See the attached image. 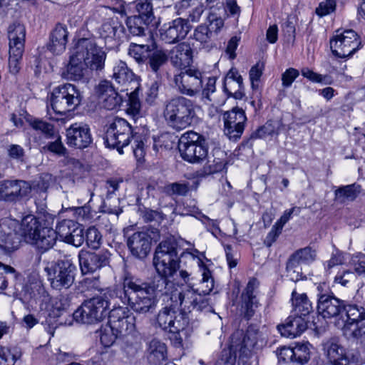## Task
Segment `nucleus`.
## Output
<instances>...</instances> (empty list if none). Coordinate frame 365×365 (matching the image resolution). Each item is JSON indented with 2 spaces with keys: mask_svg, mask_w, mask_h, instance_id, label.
<instances>
[{
  "mask_svg": "<svg viewBox=\"0 0 365 365\" xmlns=\"http://www.w3.org/2000/svg\"><path fill=\"white\" fill-rule=\"evenodd\" d=\"M264 69V63L262 61H258L250 70L249 76L252 89H257L259 86V81L262 76Z\"/></svg>",
  "mask_w": 365,
  "mask_h": 365,
  "instance_id": "nucleus-59",
  "label": "nucleus"
},
{
  "mask_svg": "<svg viewBox=\"0 0 365 365\" xmlns=\"http://www.w3.org/2000/svg\"><path fill=\"white\" fill-rule=\"evenodd\" d=\"M294 364L303 365L309 359V349L307 344H297L293 348Z\"/></svg>",
  "mask_w": 365,
  "mask_h": 365,
  "instance_id": "nucleus-54",
  "label": "nucleus"
},
{
  "mask_svg": "<svg viewBox=\"0 0 365 365\" xmlns=\"http://www.w3.org/2000/svg\"><path fill=\"white\" fill-rule=\"evenodd\" d=\"M120 335L110 325L103 327L100 331V340L101 344L106 347L113 344L118 336Z\"/></svg>",
  "mask_w": 365,
  "mask_h": 365,
  "instance_id": "nucleus-55",
  "label": "nucleus"
},
{
  "mask_svg": "<svg viewBox=\"0 0 365 365\" xmlns=\"http://www.w3.org/2000/svg\"><path fill=\"white\" fill-rule=\"evenodd\" d=\"M86 68L91 71H101L104 68L106 53L91 38H80L74 48Z\"/></svg>",
  "mask_w": 365,
  "mask_h": 365,
  "instance_id": "nucleus-10",
  "label": "nucleus"
},
{
  "mask_svg": "<svg viewBox=\"0 0 365 365\" xmlns=\"http://www.w3.org/2000/svg\"><path fill=\"white\" fill-rule=\"evenodd\" d=\"M365 309L356 304L344 303L342 317L337 322V327L341 329L346 337L352 336L360 341H365V331L359 326L364 325Z\"/></svg>",
  "mask_w": 365,
  "mask_h": 365,
  "instance_id": "nucleus-8",
  "label": "nucleus"
},
{
  "mask_svg": "<svg viewBox=\"0 0 365 365\" xmlns=\"http://www.w3.org/2000/svg\"><path fill=\"white\" fill-rule=\"evenodd\" d=\"M193 36L196 41L203 43H207L214 36L207 26L201 24L195 29Z\"/></svg>",
  "mask_w": 365,
  "mask_h": 365,
  "instance_id": "nucleus-63",
  "label": "nucleus"
},
{
  "mask_svg": "<svg viewBox=\"0 0 365 365\" xmlns=\"http://www.w3.org/2000/svg\"><path fill=\"white\" fill-rule=\"evenodd\" d=\"M108 323L117 333L129 334L135 330V317L130 313L128 307H118L109 312Z\"/></svg>",
  "mask_w": 365,
  "mask_h": 365,
  "instance_id": "nucleus-18",
  "label": "nucleus"
},
{
  "mask_svg": "<svg viewBox=\"0 0 365 365\" xmlns=\"http://www.w3.org/2000/svg\"><path fill=\"white\" fill-rule=\"evenodd\" d=\"M150 23L136 15L128 17L125 21L128 31L136 36H145L147 26Z\"/></svg>",
  "mask_w": 365,
  "mask_h": 365,
  "instance_id": "nucleus-43",
  "label": "nucleus"
},
{
  "mask_svg": "<svg viewBox=\"0 0 365 365\" xmlns=\"http://www.w3.org/2000/svg\"><path fill=\"white\" fill-rule=\"evenodd\" d=\"M87 245L93 250L98 249L102 244V235L97 228L90 227L86 232Z\"/></svg>",
  "mask_w": 365,
  "mask_h": 365,
  "instance_id": "nucleus-53",
  "label": "nucleus"
},
{
  "mask_svg": "<svg viewBox=\"0 0 365 365\" xmlns=\"http://www.w3.org/2000/svg\"><path fill=\"white\" fill-rule=\"evenodd\" d=\"M92 143L91 130L88 125L76 123L66 129V143L70 147L83 149Z\"/></svg>",
  "mask_w": 365,
  "mask_h": 365,
  "instance_id": "nucleus-24",
  "label": "nucleus"
},
{
  "mask_svg": "<svg viewBox=\"0 0 365 365\" xmlns=\"http://www.w3.org/2000/svg\"><path fill=\"white\" fill-rule=\"evenodd\" d=\"M110 254L107 251L91 252L81 250L78 254L79 264L83 274L93 273L109 263Z\"/></svg>",
  "mask_w": 365,
  "mask_h": 365,
  "instance_id": "nucleus-22",
  "label": "nucleus"
},
{
  "mask_svg": "<svg viewBox=\"0 0 365 365\" xmlns=\"http://www.w3.org/2000/svg\"><path fill=\"white\" fill-rule=\"evenodd\" d=\"M188 190V185L185 183L173 182L168 184L163 187V192L170 196L185 195Z\"/></svg>",
  "mask_w": 365,
  "mask_h": 365,
  "instance_id": "nucleus-60",
  "label": "nucleus"
},
{
  "mask_svg": "<svg viewBox=\"0 0 365 365\" xmlns=\"http://www.w3.org/2000/svg\"><path fill=\"white\" fill-rule=\"evenodd\" d=\"M172 64L181 70L190 68L192 62V50L190 44L183 42L173 47L170 53Z\"/></svg>",
  "mask_w": 365,
  "mask_h": 365,
  "instance_id": "nucleus-30",
  "label": "nucleus"
},
{
  "mask_svg": "<svg viewBox=\"0 0 365 365\" xmlns=\"http://www.w3.org/2000/svg\"><path fill=\"white\" fill-rule=\"evenodd\" d=\"M177 13L178 15H183L187 9H189L187 13L188 14L187 24L189 21L197 22L203 11V6L200 3L198 0H180V2L176 5Z\"/></svg>",
  "mask_w": 365,
  "mask_h": 365,
  "instance_id": "nucleus-33",
  "label": "nucleus"
},
{
  "mask_svg": "<svg viewBox=\"0 0 365 365\" xmlns=\"http://www.w3.org/2000/svg\"><path fill=\"white\" fill-rule=\"evenodd\" d=\"M323 351L329 365H351L359 363L361 359L358 350L345 349L336 339L324 342Z\"/></svg>",
  "mask_w": 365,
  "mask_h": 365,
  "instance_id": "nucleus-11",
  "label": "nucleus"
},
{
  "mask_svg": "<svg viewBox=\"0 0 365 365\" xmlns=\"http://www.w3.org/2000/svg\"><path fill=\"white\" fill-rule=\"evenodd\" d=\"M55 231L61 241L75 247H80L85 240L83 227L71 220H63L58 222Z\"/></svg>",
  "mask_w": 365,
  "mask_h": 365,
  "instance_id": "nucleus-16",
  "label": "nucleus"
},
{
  "mask_svg": "<svg viewBox=\"0 0 365 365\" xmlns=\"http://www.w3.org/2000/svg\"><path fill=\"white\" fill-rule=\"evenodd\" d=\"M44 270L53 289H68L74 282L75 267L68 261L51 263L45 267Z\"/></svg>",
  "mask_w": 365,
  "mask_h": 365,
  "instance_id": "nucleus-12",
  "label": "nucleus"
},
{
  "mask_svg": "<svg viewBox=\"0 0 365 365\" xmlns=\"http://www.w3.org/2000/svg\"><path fill=\"white\" fill-rule=\"evenodd\" d=\"M31 127L36 130H40L43 133L47 138H52L55 136L56 131L54 129V126L46 121L36 119L30 123Z\"/></svg>",
  "mask_w": 365,
  "mask_h": 365,
  "instance_id": "nucleus-58",
  "label": "nucleus"
},
{
  "mask_svg": "<svg viewBox=\"0 0 365 365\" xmlns=\"http://www.w3.org/2000/svg\"><path fill=\"white\" fill-rule=\"evenodd\" d=\"M237 352H238L237 350L232 349L230 342L228 348L222 351L220 358L217 361L215 365H235Z\"/></svg>",
  "mask_w": 365,
  "mask_h": 365,
  "instance_id": "nucleus-57",
  "label": "nucleus"
},
{
  "mask_svg": "<svg viewBox=\"0 0 365 365\" xmlns=\"http://www.w3.org/2000/svg\"><path fill=\"white\" fill-rule=\"evenodd\" d=\"M203 79L202 73L199 69L190 67L175 75L174 83L181 94L192 97L201 91Z\"/></svg>",
  "mask_w": 365,
  "mask_h": 365,
  "instance_id": "nucleus-13",
  "label": "nucleus"
},
{
  "mask_svg": "<svg viewBox=\"0 0 365 365\" xmlns=\"http://www.w3.org/2000/svg\"><path fill=\"white\" fill-rule=\"evenodd\" d=\"M112 77L118 83L123 85L133 80V73L124 61L119 60L115 63Z\"/></svg>",
  "mask_w": 365,
  "mask_h": 365,
  "instance_id": "nucleus-41",
  "label": "nucleus"
},
{
  "mask_svg": "<svg viewBox=\"0 0 365 365\" xmlns=\"http://www.w3.org/2000/svg\"><path fill=\"white\" fill-rule=\"evenodd\" d=\"M238 80H230L225 78L223 83L224 91L229 96H233L236 99H241L244 96L243 79L242 77H237Z\"/></svg>",
  "mask_w": 365,
  "mask_h": 365,
  "instance_id": "nucleus-45",
  "label": "nucleus"
},
{
  "mask_svg": "<svg viewBox=\"0 0 365 365\" xmlns=\"http://www.w3.org/2000/svg\"><path fill=\"white\" fill-rule=\"evenodd\" d=\"M156 322L165 331L184 330L187 324L184 314L170 307H165L159 311Z\"/></svg>",
  "mask_w": 365,
  "mask_h": 365,
  "instance_id": "nucleus-21",
  "label": "nucleus"
},
{
  "mask_svg": "<svg viewBox=\"0 0 365 365\" xmlns=\"http://www.w3.org/2000/svg\"><path fill=\"white\" fill-rule=\"evenodd\" d=\"M307 328V320L304 317L297 315L289 317L284 324L277 326V329L282 336L292 339L299 336Z\"/></svg>",
  "mask_w": 365,
  "mask_h": 365,
  "instance_id": "nucleus-31",
  "label": "nucleus"
},
{
  "mask_svg": "<svg viewBox=\"0 0 365 365\" xmlns=\"http://www.w3.org/2000/svg\"><path fill=\"white\" fill-rule=\"evenodd\" d=\"M168 60V55L165 51L163 49L151 48L145 64L149 66L152 71L157 73L160 68L163 66Z\"/></svg>",
  "mask_w": 365,
  "mask_h": 365,
  "instance_id": "nucleus-39",
  "label": "nucleus"
},
{
  "mask_svg": "<svg viewBox=\"0 0 365 365\" xmlns=\"http://www.w3.org/2000/svg\"><path fill=\"white\" fill-rule=\"evenodd\" d=\"M68 31L65 25L58 24L52 30L46 47L52 53L59 55L66 51Z\"/></svg>",
  "mask_w": 365,
  "mask_h": 365,
  "instance_id": "nucleus-29",
  "label": "nucleus"
},
{
  "mask_svg": "<svg viewBox=\"0 0 365 365\" xmlns=\"http://www.w3.org/2000/svg\"><path fill=\"white\" fill-rule=\"evenodd\" d=\"M55 137L56 140L53 142L48 143L43 148L58 155L64 156L67 153V150L61 141V138L58 134H55L53 138Z\"/></svg>",
  "mask_w": 365,
  "mask_h": 365,
  "instance_id": "nucleus-62",
  "label": "nucleus"
},
{
  "mask_svg": "<svg viewBox=\"0 0 365 365\" xmlns=\"http://www.w3.org/2000/svg\"><path fill=\"white\" fill-rule=\"evenodd\" d=\"M114 290H122L115 287L108 289L103 296H97L85 300L82 304L73 312V317L76 322L81 324H92L101 322L109 313L110 302L107 295L110 297L117 295Z\"/></svg>",
  "mask_w": 365,
  "mask_h": 365,
  "instance_id": "nucleus-4",
  "label": "nucleus"
},
{
  "mask_svg": "<svg viewBox=\"0 0 365 365\" xmlns=\"http://www.w3.org/2000/svg\"><path fill=\"white\" fill-rule=\"evenodd\" d=\"M19 223L11 219L0 221V248L5 252L17 250L21 242L20 234L17 232Z\"/></svg>",
  "mask_w": 365,
  "mask_h": 365,
  "instance_id": "nucleus-15",
  "label": "nucleus"
},
{
  "mask_svg": "<svg viewBox=\"0 0 365 365\" xmlns=\"http://www.w3.org/2000/svg\"><path fill=\"white\" fill-rule=\"evenodd\" d=\"M148 353L151 363L160 364L167 358V346L160 340L153 339L148 343Z\"/></svg>",
  "mask_w": 365,
  "mask_h": 365,
  "instance_id": "nucleus-38",
  "label": "nucleus"
},
{
  "mask_svg": "<svg viewBox=\"0 0 365 365\" xmlns=\"http://www.w3.org/2000/svg\"><path fill=\"white\" fill-rule=\"evenodd\" d=\"M225 128L224 133L231 140H238L245 129L247 120L245 111L240 108H233L231 110L224 113Z\"/></svg>",
  "mask_w": 365,
  "mask_h": 365,
  "instance_id": "nucleus-17",
  "label": "nucleus"
},
{
  "mask_svg": "<svg viewBox=\"0 0 365 365\" xmlns=\"http://www.w3.org/2000/svg\"><path fill=\"white\" fill-rule=\"evenodd\" d=\"M287 276L293 282H298L302 278L300 264L290 258L287 263Z\"/></svg>",
  "mask_w": 365,
  "mask_h": 365,
  "instance_id": "nucleus-61",
  "label": "nucleus"
},
{
  "mask_svg": "<svg viewBox=\"0 0 365 365\" xmlns=\"http://www.w3.org/2000/svg\"><path fill=\"white\" fill-rule=\"evenodd\" d=\"M97 93L103 106L108 110L115 109L122 103V98L108 81H103L99 83Z\"/></svg>",
  "mask_w": 365,
  "mask_h": 365,
  "instance_id": "nucleus-26",
  "label": "nucleus"
},
{
  "mask_svg": "<svg viewBox=\"0 0 365 365\" xmlns=\"http://www.w3.org/2000/svg\"><path fill=\"white\" fill-rule=\"evenodd\" d=\"M151 48L150 46L144 44L130 43L128 48V54L139 64L146 62L147 56Z\"/></svg>",
  "mask_w": 365,
  "mask_h": 365,
  "instance_id": "nucleus-47",
  "label": "nucleus"
},
{
  "mask_svg": "<svg viewBox=\"0 0 365 365\" xmlns=\"http://www.w3.org/2000/svg\"><path fill=\"white\" fill-rule=\"evenodd\" d=\"M213 160L209 161L210 171L212 173L222 171L227 165L226 153L220 149H217L213 152Z\"/></svg>",
  "mask_w": 365,
  "mask_h": 365,
  "instance_id": "nucleus-49",
  "label": "nucleus"
},
{
  "mask_svg": "<svg viewBox=\"0 0 365 365\" xmlns=\"http://www.w3.org/2000/svg\"><path fill=\"white\" fill-rule=\"evenodd\" d=\"M361 190V186L356 183L341 186L335 190V199L341 202L353 201L359 195Z\"/></svg>",
  "mask_w": 365,
  "mask_h": 365,
  "instance_id": "nucleus-42",
  "label": "nucleus"
},
{
  "mask_svg": "<svg viewBox=\"0 0 365 365\" xmlns=\"http://www.w3.org/2000/svg\"><path fill=\"white\" fill-rule=\"evenodd\" d=\"M205 143V140L198 133L194 131H187L183 133L179 139L178 148L191 145H197L198 144Z\"/></svg>",
  "mask_w": 365,
  "mask_h": 365,
  "instance_id": "nucleus-52",
  "label": "nucleus"
},
{
  "mask_svg": "<svg viewBox=\"0 0 365 365\" xmlns=\"http://www.w3.org/2000/svg\"><path fill=\"white\" fill-rule=\"evenodd\" d=\"M142 128H133L129 123L123 118H116L108 127L105 143L107 147L116 148L120 154L123 153V148L130 143V137L135 131H140Z\"/></svg>",
  "mask_w": 365,
  "mask_h": 365,
  "instance_id": "nucleus-9",
  "label": "nucleus"
},
{
  "mask_svg": "<svg viewBox=\"0 0 365 365\" xmlns=\"http://www.w3.org/2000/svg\"><path fill=\"white\" fill-rule=\"evenodd\" d=\"M163 115L170 127L182 130L190 126L196 116L195 105L185 97H175L165 103Z\"/></svg>",
  "mask_w": 365,
  "mask_h": 365,
  "instance_id": "nucleus-3",
  "label": "nucleus"
},
{
  "mask_svg": "<svg viewBox=\"0 0 365 365\" xmlns=\"http://www.w3.org/2000/svg\"><path fill=\"white\" fill-rule=\"evenodd\" d=\"M21 231L20 237L26 243L32 244L38 236L40 229L44 227L39 221L32 215L24 217L19 225Z\"/></svg>",
  "mask_w": 365,
  "mask_h": 365,
  "instance_id": "nucleus-32",
  "label": "nucleus"
},
{
  "mask_svg": "<svg viewBox=\"0 0 365 365\" xmlns=\"http://www.w3.org/2000/svg\"><path fill=\"white\" fill-rule=\"evenodd\" d=\"M83 96L80 90L71 83H64L55 88L51 93L52 110L65 115L74 110L81 103Z\"/></svg>",
  "mask_w": 365,
  "mask_h": 365,
  "instance_id": "nucleus-7",
  "label": "nucleus"
},
{
  "mask_svg": "<svg viewBox=\"0 0 365 365\" xmlns=\"http://www.w3.org/2000/svg\"><path fill=\"white\" fill-rule=\"evenodd\" d=\"M336 9V0H325L319 4L316 9V14L322 17L327 16Z\"/></svg>",
  "mask_w": 365,
  "mask_h": 365,
  "instance_id": "nucleus-64",
  "label": "nucleus"
},
{
  "mask_svg": "<svg viewBox=\"0 0 365 365\" xmlns=\"http://www.w3.org/2000/svg\"><path fill=\"white\" fill-rule=\"evenodd\" d=\"M202 279L197 287L195 288L193 278L185 270H180L179 275L184 284H181L180 290L171 294V300L177 302L182 312L190 313L192 310H210V301L207 297L214 288V279L210 271L202 266Z\"/></svg>",
  "mask_w": 365,
  "mask_h": 365,
  "instance_id": "nucleus-2",
  "label": "nucleus"
},
{
  "mask_svg": "<svg viewBox=\"0 0 365 365\" xmlns=\"http://www.w3.org/2000/svg\"><path fill=\"white\" fill-rule=\"evenodd\" d=\"M177 242L173 237L163 240L157 246L153 265L158 274L174 276L180 267V258L177 251Z\"/></svg>",
  "mask_w": 365,
  "mask_h": 365,
  "instance_id": "nucleus-6",
  "label": "nucleus"
},
{
  "mask_svg": "<svg viewBox=\"0 0 365 365\" xmlns=\"http://www.w3.org/2000/svg\"><path fill=\"white\" fill-rule=\"evenodd\" d=\"M257 287V279H252L248 282L241 294L240 312L247 319H250L254 315L255 309L257 307L256 297L254 295V291Z\"/></svg>",
  "mask_w": 365,
  "mask_h": 365,
  "instance_id": "nucleus-28",
  "label": "nucleus"
},
{
  "mask_svg": "<svg viewBox=\"0 0 365 365\" xmlns=\"http://www.w3.org/2000/svg\"><path fill=\"white\" fill-rule=\"evenodd\" d=\"M147 132V129H143V132L139 130L135 131V133L133 134V154L138 161L143 160L145 154L144 141L145 140V135Z\"/></svg>",
  "mask_w": 365,
  "mask_h": 365,
  "instance_id": "nucleus-46",
  "label": "nucleus"
},
{
  "mask_svg": "<svg viewBox=\"0 0 365 365\" xmlns=\"http://www.w3.org/2000/svg\"><path fill=\"white\" fill-rule=\"evenodd\" d=\"M292 302L297 316L306 317L312 310V304L305 294H299L294 290L292 293Z\"/></svg>",
  "mask_w": 365,
  "mask_h": 365,
  "instance_id": "nucleus-40",
  "label": "nucleus"
},
{
  "mask_svg": "<svg viewBox=\"0 0 365 365\" xmlns=\"http://www.w3.org/2000/svg\"><path fill=\"white\" fill-rule=\"evenodd\" d=\"M218 13L215 12V10H211L208 16L207 20L209 22V25L207 26L209 28V30L212 32V34L214 36L217 34L221 29L224 26V18L225 16V9L223 7L222 4H221L217 8Z\"/></svg>",
  "mask_w": 365,
  "mask_h": 365,
  "instance_id": "nucleus-44",
  "label": "nucleus"
},
{
  "mask_svg": "<svg viewBox=\"0 0 365 365\" xmlns=\"http://www.w3.org/2000/svg\"><path fill=\"white\" fill-rule=\"evenodd\" d=\"M31 190V185L21 180L0 181V200L15 202L27 196Z\"/></svg>",
  "mask_w": 365,
  "mask_h": 365,
  "instance_id": "nucleus-19",
  "label": "nucleus"
},
{
  "mask_svg": "<svg viewBox=\"0 0 365 365\" xmlns=\"http://www.w3.org/2000/svg\"><path fill=\"white\" fill-rule=\"evenodd\" d=\"M57 239L55 230L51 227H44L40 229L38 236L31 245H34L41 252H45L52 248Z\"/></svg>",
  "mask_w": 365,
  "mask_h": 365,
  "instance_id": "nucleus-35",
  "label": "nucleus"
},
{
  "mask_svg": "<svg viewBox=\"0 0 365 365\" xmlns=\"http://www.w3.org/2000/svg\"><path fill=\"white\" fill-rule=\"evenodd\" d=\"M17 275L14 267L0 262V293L7 287L9 276L16 279Z\"/></svg>",
  "mask_w": 365,
  "mask_h": 365,
  "instance_id": "nucleus-56",
  "label": "nucleus"
},
{
  "mask_svg": "<svg viewBox=\"0 0 365 365\" xmlns=\"http://www.w3.org/2000/svg\"><path fill=\"white\" fill-rule=\"evenodd\" d=\"M316 257V252L310 247L299 249L294 252L290 259L299 264H307L313 262Z\"/></svg>",
  "mask_w": 365,
  "mask_h": 365,
  "instance_id": "nucleus-48",
  "label": "nucleus"
},
{
  "mask_svg": "<svg viewBox=\"0 0 365 365\" xmlns=\"http://www.w3.org/2000/svg\"><path fill=\"white\" fill-rule=\"evenodd\" d=\"M173 276L158 274L151 282L143 281L129 272H125L122 279V290H114L120 301L134 312L145 314L155 310L157 295L169 294L173 283L169 278Z\"/></svg>",
  "mask_w": 365,
  "mask_h": 365,
  "instance_id": "nucleus-1",
  "label": "nucleus"
},
{
  "mask_svg": "<svg viewBox=\"0 0 365 365\" xmlns=\"http://www.w3.org/2000/svg\"><path fill=\"white\" fill-rule=\"evenodd\" d=\"M24 50L9 49V70L13 75H16L21 68V61Z\"/></svg>",
  "mask_w": 365,
  "mask_h": 365,
  "instance_id": "nucleus-50",
  "label": "nucleus"
},
{
  "mask_svg": "<svg viewBox=\"0 0 365 365\" xmlns=\"http://www.w3.org/2000/svg\"><path fill=\"white\" fill-rule=\"evenodd\" d=\"M86 69H87L86 65L78 56L77 51L74 50L66 70L62 73V76L67 80L78 81L83 78Z\"/></svg>",
  "mask_w": 365,
  "mask_h": 365,
  "instance_id": "nucleus-34",
  "label": "nucleus"
},
{
  "mask_svg": "<svg viewBox=\"0 0 365 365\" xmlns=\"http://www.w3.org/2000/svg\"><path fill=\"white\" fill-rule=\"evenodd\" d=\"M203 144L179 148V152L182 158L189 163H200L206 158L207 148Z\"/></svg>",
  "mask_w": 365,
  "mask_h": 365,
  "instance_id": "nucleus-37",
  "label": "nucleus"
},
{
  "mask_svg": "<svg viewBox=\"0 0 365 365\" xmlns=\"http://www.w3.org/2000/svg\"><path fill=\"white\" fill-rule=\"evenodd\" d=\"M9 49L18 48L24 50L26 29L19 22H14L8 27Z\"/></svg>",
  "mask_w": 365,
  "mask_h": 365,
  "instance_id": "nucleus-36",
  "label": "nucleus"
},
{
  "mask_svg": "<svg viewBox=\"0 0 365 365\" xmlns=\"http://www.w3.org/2000/svg\"><path fill=\"white\" fill-rule=\"evenodd\" d=\"M124 31V26L118 18H111L103 22L99 29V34L101 37L105 40L106 44L110 43V46L112 47L118 43Z\"/></svg>",
  "mask_w": 365,
  "mask_h": 365,
  "instance_id": "nucleus-25",
  "label": "nucleus"
},
{
  "mask_svg": "<svg viewBox=\"0 0 365 365\" xmlns=\"http://www.w3.org/2000/svg\"><path fill=\"white\" fill-rule=\"evenodd\" d=\"M266 336L255 325L248 327L244 334L242 331H235L231 336V347L237 350L239 359L247 363L255 351L266 344Z\"/></svg>",
  "mask_w": 365,
  "mask_h": 365,
  "instance_id": "nucleus-5",
  "label": "nucleus"
},
{
  "mask_svg": "<svg viewBox=\"0 0 365 365\" xmlns=\"http://www.w3.org/2000/svg\"><path fill=\"white\" fill-rule=\"evenodd\" d=\"M138 16L152 22L154 19L153 6L149 0H137L135 3Z\"/></svg>",
  "mask_w": 365,
  "mask_h": 365,
  "instance_id": "nucleus-51",
  "label": "nucleus"
},
{
  "mask_svg": "<svg viewBox=\"0 0 365 365\" xmlns=\"http://www.w3.org/2000/svg\"><path fill=\"white\" fill-rule=\"evenodd\" d=\"M359 45L357 34L351 29L336 35L330 41L332 53L341 58L351 56L359 48Z\"/></svg>",
  "mask_w": 365,
  "mask_h": 365,
  "instance_id": "nucleus-14",
  "label": "nucleus"
},
{
  "mask_svg": "<svg viewBox=\"0 0 365 365\" xmlns=\"http://www.w3.org/2000/svg\"><path fill=\"white\" fill-rule=\"evenodd\" d=\"M191 26L187 20L183 18H177L168 24H164L159 29L160 38L167 43H175L187 35Z\"/></svg>",
  "mask_w": 365,
  "mask_h": 365,
  "instance_id": "nucleus-20",
  "label": "nucleus"
},
{
  "mask_svg": "<svg viewBox=\"0 0 365 365\" xmlns=\"http://www.w3.org/2000/svg\"><path fill=\"white\" fill-rule=\"evenodd\" d=\"M345 302L334 296L322 295L318 299L317 312L324 319H334L335 325L342 317Z\"/></svg>",
  "mask_w": 365,
  "mask_h": 365,
  "instance_id": "nucleus-23",
  "label": "nucleus"
},
{
  "mask_svg": "<svg viewBox=\"0 0 365 365\" xmlns=\"http://www.w3.org/2000/svg\"><path fill=\"white\" fill-rule=\"evenodd\" d=\"M127 245L133 256L144 258L150 251L151 240L146 232H136L128 237Z\"/></svg>",
  "mask_w": 365,
  "mask_h": 365,
  "instance_id": "nucleus-27",
  "label": "nucleus"
}]
</instances>
